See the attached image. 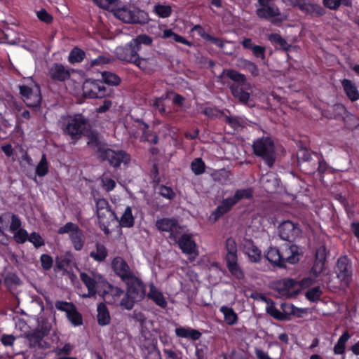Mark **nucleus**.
Listing matches in <instances>:
<instances>
[{
  "label": "nucleus",
  "mask_w": 359,
  "mask_h": 359,
  "mask_svg": "<svg viewBox=\"0 0 359 359\" xmlns=\"http://www.w3.org/2000/svg\"><path fill=\"white\" fill-rule=\"evenodd\" d=\"M152 43L153 38L150 36L146 34H139L125 46L116 47L114 54L118 60L135 65L142 46H150Z\"/></svg>",
  "instance_id": "f257e3e1"
},
{
  "label": "nucleus",
  "mask_w": 359,
  "mask_h": 359,
  "mask_svg": "<svg viewBox=\"0 0 359 359\" xmlns=\"http://www.w3.org/2000/svg\"><path fill=\"white\" fill-rule=\"evenodd\" d=\"M94 142L97 148L96 156L100 162L107 163L115 168H119L121 163L126 165L130 162V156L126 151L109 148L97 139Z\"/></svg>",
  "instance_id": "f03ea898"
},
{
  "label": "nucleus",
  "mask_w": 359,
  "mask_h": 359,
  "mask_svg": "<svg viewBox=\"0 0 359 359\" xmlns=\"http://www.w3.org/2000/svg\"><path fill=\"white\" fill-rule=\"evenodd\" d=\"M127 291L122 298L120 305L126 310H131L135 302L141 301L145 296V285L135 276L126 280Z\"/></svg>",
  "instance_id": "7ed1b4c3"
},
{
  "label": "nucleus",
  "mask_w": 359,
  "mask_h": 359,
  "mask_svg": "<svg viewBox=\"0 0 359 359\" xmlns=\"http://www.w3.org/2000/svg\"><path fill=\"white\" fill-rule=\"evenodd\" d=\"M257 2L259 7L256 10V15L259 18L266 20L276 26H280L286 19L276 0H257Z\"/></svg>",
  "instance_id": "20e7f679"
},
{
  "label": "nucleus",
  "mask_w": 359,
  "mask_h": 359,
  "mask_svg": "<svg viewBox=\"0 0 359 359\" xmlns=\"http://www.w3.org/2000/svg\"><path fill=\"white\" fill-rule=\"evenodd\" d=\"M253 153L263 159L269 167H273L276 161L275 145L270 137L263 136L257 138L252 144Z\"/></svg>",
  "instance_id": "39448f33"
},
{
  "label": "nucleus",
  "mask_w": 359,
  "mask_h": 359,
  "mask_svg": "<svg viewBox=\"0 0 359 359\" xmlns=\"http://www.w3.org/2000/svg\"><path fill=\"white\" fill-rule=\"evenodd\" d=\"M313 283L311 278H303L301 281L290 278H284L278 283L276 290L280 296L290 298L298 295L302 287H309Z\"/></svg>",
  "instance_id": "423d86ee"
},
{
  "label": "nucleus",
  "mask_w": 359,
  "mask_h": 359,
  "mask_svg": "<svg viewBox=\"0 0 359 359\" xmlns=\"http://www.w3.org/2000/svg\"><path fill=\"white\" fill-rule=\"evenodd\" d=\"M159 52L151 50L147 51L142 46L135 65L147 74H152L159 67V60L157 55Z\"/></svg>",
  "instance_id": "0eeeda50"
},
{
  "label": "nucleus",
  "mask_w": 359,
  "mask_h": 359,
  "mask_svg": "<svg viewBox=\"0 0 359 359\" xmlns=\"http://www.w3.org/2000/svg\"><path fill=\"white\" fill-rule=\"evenodd\" d=\"M58 234L69 233V238L74 249L76 251H81L85 244V235L83 231L80 229L78 224L69 222L57 230Z\"/></svg>",
  "instance_id": "6e6552de"
},
{
  "label": "nucleus",
  "mask_w": 359,
  "mask_h": 359,
  "mask_svg": "<svg viewBox=\"0 0 359 359\" xmlns=\"http://www.w3.org/2000/svg\"><path fill=\"white\" fill-rule=\"evenodd\" d=\"M88 121L83 116L76 114L69 120L65 133L69 135L72 140H78L88 132Z\"/></svg>",
  "instance_id": "1a4fd4ad"
},
{
  "label": "nucleus",
  "mask_w": 359,
  "mask_h": 359,
  "mask_svg": "<svg viewBox=\"0 0 359 359\" xmlns=\"http://www.w3.org/2000/svg\"><path fill=\"white\" fill-rule=\"evenodd\" d=\"M111 93L112 90L104 86L101 80H87L83 86V95L86 98H104Z\"/></svg>",
  "instance_id": "9d476101"
},
{
  "label": "nucleus",
  "mask_w": 359,
  "mask_h": 359,
  "mask_svg": "<svg viewBox=\"0 0 359 359\" xmlns=\"http://www.w3.org/2000/svg\"><path fill=\"white\" fill-rule=\"evenodd\" d=\"M20 93L28 107L35 108L40 106L42 97L38 85H36L34 88L26 85L20 86Z\"/></svg>",
  "instance_id": "9b49d317"
},
{
  "label": "nucleus",
  "mask_w": 359,
  "mask_h": 359,
  "mask_svg": "<svg viewBox=\"0 0 359 359\" xmlns=\"http://www.w3.org/2000/svg\"><path fill=\"white\" fill-rule=\"evenodd\" d=\"M55 306L58 311L66 313L67 319L74 326H80L83 324L82 315L72 302L56 301Z\"/></svg>",
  "instance_id": "f8f14e48"
},
{
  "label": "nucleus",
  "mask_w": 359,
  "mask_h": 359,
  "mask_svg": "<svg viewBox=\"0 0 359 359\" xmlns=\"http://www.w3.org/2000/svg\"><path fill=\"white\" fill-rule=\"evenodd\" d=\"M352 264L347 256L340 257L337 262L336 273L337 278L346 286H348L352 280Z\"/></svg>",
  "instance_id": "ddd939ff"
},
{
  "label": "nucleus",
  "mask_w": 359,
  "mask_h": 359,
  "mask_svg": "<svg viewBox=\"0 0 359 359\" xmlns=\"http://www.w3.org/2000/svg\"><path fill=\"white\" fill-rule=\"evenodd\" d=\"M278 233L282 240L292 243L300 235L301 229L297 224L287 220L280 224Z\"/></svg>",
  "instance_id": "4468645a"
},
{
  "label": "nucleus",
  "mask_w": 359,
  "mask_h": 359,
  "mask_svg": "<svg viewBox=\"0 0 359 359\" xmlns=\"http://www.w3.org/2000/svg\"><path fill=\"white\" fill-rule=\"evenodd\" d=\"M327 249L325 245L318 247L315 253V260L310 270V275L317 278L325 270V265L327 259Z\"/></svg>",
  "instance_id": "2eb2a0df"
},
{
  "label": "nucleus",
  "mask_w": 359,
  "mask_h": 359,
  "mask_svg": "<svg viewBox=\"0 0 359 359\" xmlns=\"http://www.w3.org/2000/svg\"><path fill=\"white\" fill-rule=\"evenodd\" d=\"M48 76L54 83H63L70 79L71 71L61 63H53L48 69Z\"/></svg>",
  "instance_id": "dca6fc26"
},
{
  "label": "nucleus",
  "mask_w": 359,
  "mask_h": 359,
  "mask_svg": "<svg viewBox=\"0 0 359 359\" xmlns=\"http://www.w3.org/2000/svg\"><path fill=\"white\" fill-rule=\"evenodd\" d=\"M301 255L302 251L298 245H285L280 250L281 262L285 265L286 263L294 264L299 261Z\"/></svg>",
  "instance_id": "f3484780"
},
{
  "label": "nucleus",
  "mask_w": 359,
  "mask_h": 359,
  "mask_svg": "<svg viewBox=\"0 0 359 359\" xmlns=\"http://www.w3.org/2000/svg\"><path fill=\"white\" fill-rule=\"evenodd\" d=\"M155 226L159 231L170 233V238L177 241V235L175 230L179 226L178 222L175 218L163 217L156 221Z\"/></svg>",
  "instance_id": "a211bd4d"
},
{
  "label": "nucleus",
  "mask_w": 359,
  "mask_h": 359,
  "mask_svg": "<svg viewBox=\"0 0 359 359\" xmlns=\"http://www.w3.org/2000/svg\"><path fill=\"white\" fill-rule=\"evenodd\" d=\"M241 248L243 253L249 258L252 263H259L262 258L261 250L255 244L252 239H244Z\"/></svg>",
  "instance_id": "6ab92c4d"
},
{
  "label": "nucleus",
  "mask_w": 359,
  "mask_h": 359,
  "mask_svg": "<svg viewBox=\"0 0 359 359\" xmlns=\"http://www.w3.org/2000/svg\"><path fill=\"white\" fill-rule=\"evenodd\" d=\"M111 266L114 272L122 280L126 281L135 276L130 271L127 262L120 257H116L111 262Z\"/></svg>",
  "instance_id": "aec40b11"
},
{
  "label": "nucleus",
  "mask_w": 359,
  "mask_h": 359,
  "mask_svg": "<svg viewBox=\"0 0 359 359\" xmlns=\"http://www.w3.org/2000/svg\"><path fill=\"white\" fill-rule=\"evenodd\" d=\"M257 295H259L261 299L268 304L266 308V311L270 316L277 320L286 321L287 318L285 315L282 313L281 311L275 306V303L271 299L267 298L265 296L258 293H252L251 297L253 299H257Z\"/></svg>",
  "instance_id": "412c9836"
},
{
  "label": "nucleus",
  "mask_w": 359,
  "mask_h": 359,
  "mask_svg": "<svg viewBox=\"0 0 359 359\" xmlns=\"http://www.w3.org/2000/svg\"><path fill=\"white\" fill-rule=\"evenodd\" d=\"M48 334V330L46 328H37L34 330L26 333L25 337L29 341V347H41L43 339Z\"/></svg>",
  "instance_id": "4be33fe9"
},
{
  "label": "nucleus",
  "mask_w": 359,
  "mask_h": 359,
  "mask_svg": "<svg viewBox=\"0 0 359 359\" xmlns=\"http://www.w3.org/2000/svg\"><path fill=\"white\" fill-rule=\"evenodd\" d=\"M233 206L234 204H233L229 197L223 199L220 204L210 215V220L212 222H216L222 216L228 213Z\"/></svg>",
  "instance_id": "5701e85b"
},
{
  "label": "nucleus",
  "mask_w": 359,
  "mask_h": 359,
  "mask_svg": "<svg viewBox=\"0 0 359 359\" xmlns=\"http://www.w3.org/2000/svg\"><path fill=\"white\" fill-rule=\"evenodd\" d=\"M176 242H177L179 248L184 254H193L196 250V244L190 234H182Z\"/></svg>",
  "instance_id": "b1692460"
},
{
  "label": "nucleus",
  "mask_w": 359,
  "mask_h": 359,
  "mask_svg": "<svg viewBox=\"0 0 359 359\" xmlns=\"http://www.w3.org/2000/svg\"><path fill=\"white\" fill-rule=\"evenodd\" d=\"M244 49L251 50L252 55L262 60H265L266 48L262 46L253 44L252 40L250 38H245L241 42Z\"/></svg>",
  "instance_id": "393cba45"
},
{
  "label": "nucleus",
  "mask_w": 359,
  "mask_h": 359,
  "mask_svg": "<svg viewBox=\"0 0 359 359\" xmlns=\"http://www.w3.org/2000/svg\"><path fill=\"white\" fill-rule=\"evenodd\" d=\"M247 86L231 85L229 87L233 96L243 104H247L250 97V93L245 89Z\"/></svg>",
  "instance_id": "a878e982"
},
{
  "label": "nucleus",
  "mask_w": 359,
  "mask_h": 359,
  "mask_svg": "<svg viewBox=\"0 0 359 359\" xmlns=\"http://www.w3.org/2000/svg\"><path fill=\"white\" fill-rule=\"evenodd\" d=\"M341 85L345 94L351 102L359 100V90L352 81L344 79L341 81Z\"/></svg>",
  "instance_id": "bb28decb"
},
{
  "label": "nucleus",
  "mask_w": 359,
  "mask_h": 359,
  "mask_svg": "<svg viewBox=\"0 0 359 359\" xmlns=\"http://www.w3.org/2000/svg\"><path fill=\"white\" fill-rule=\"evenodd\" d=\"M269 41L274 46L276 50H281L284 52L290 50L292 45L283 38L280 34L271 33L268 37Z\"/></svg>",
  "instance_id": "cd10ccee"
},
{
  "label": "nucleus",
  "mask_w": 359,
  "mask_h": 359,
  "mask_svg": "<svg viewBox=\"0 0 359 359\" xmlns=\"http://www.w3.org/2000/svg\"><path fill=\"white\" fill-rule=\"evenodd\" d=\"M95 250L90 252L89 257L98 263L103 262L108 256L107 248L100 242L95 243Z\"/></svg>",
  "instance_id": "c85d7f7f"
},
{
  "label": "nucleus",
  "mask_w": 359,
  "mask_h": 359,
  "mask_svg": "<svg viewBox=\"0 0 359 359\" xmlns=\"http://www.w3.org/2000/svg\"><path fill=\"white\" fill-rule=\"evenodd\" d=\"M97 320L100 326H106L110 323L111 317L109 309L104 303L100 302L97 307Z\"/></svg>",
  "instance_id": "c756f323"
},
{
  "label": "nucleus",
  "mask_w": 359,
  "mask_h": 359,
  "mask_svg": "<svg viewBox=\"0 0 359 359\" xmlns=\"http://www.w3.org/2000/svg\"><path fill=\"white\" fill-rule=\"evenodd\" d=\"M226 268L231 275L237 280H243L245 273L238 262V258L225 261Z\"/></svg>",
  "instance_id": "7c9ffc66"
},
{
  "label": "nucleus",
  "mask_w": 359,
  "mask_h": 359,
  "mask_svg": "<svg viewBox=\"0 0 359 359\" xmlns=\"http://www.w3.org/2000/svg\"><path fill=\"white\" fill-rule=\"evenodd\" d=\"M264 256L273 266H278L279 268L286 267V265L281 262L280 250L278 248L270 247Z\"/></svg>",
  "instance_id": "2f4dec72"
},
{
  "label": "nucleus",
  "mask_w": 359,
  "mask_h": 359,
  "mask_svg": "<svg viewBox=\"0 0 359 359\" xmlns=\"http://www.w3.org/2000/svg\"><path fill=\"white\" fill-rule=\"evenodd\" d=\"M299 8L307 14H315L316 16H323L325 10L320 4L304 2L299 5Z\"/></svg>",
  "instance_id": "473e14b6"
},
{
  "label": "nucleus",
  "mask_w": 359,
  "mask_h": 359,
  "mask_svg": "<svg viewBox=\"0 0 359 359\" xmlns=\"http://www.w3.org/2000/svg\"><path fill=\"white\" fill-rule=\"evenodd\" d=\"M175 334L178 337L190 339L193 341H196L201 337V333L198 330L184 327H177Z\"/></svg>",
  "instance_id": "72a5a7b5"
},
{
  "label": "nucleus",
  "mask_w": 359,
  "mask_h": 359,
  "mask_svg": "<svg viewBox=\"0 0 359 359\" xmlns=\"http://www.w3.org/2000/svg\"><path fill=\"white\" fill-rule=\"evenodd\" d=\"M137 121L142 125V128H141L142 132V140L154 144H157L158 142V136L149 130V126L142 120H137Z\"/></svg>",
  "instance_id": "f704fd0d"
},
{
  "label": "nucleus",
  "mask_w": 359,
  "mask_h": 359,
  "mask_svg": "<svg viewBox=\"0 0 359 359\" xmlns=\"http://www.w3.org/2000/svg\"><path fill=\"white\" fill-rule=\"evenodd\" d=\"M224 248L226 252L225 261L238 258L237 244L233 238L229 237L226 240Z\"/></svg>",
  "instance_id": "c9c22d12"
},
{
  "label": "nucleus",
  "mask_w": 359,
  "mask_h": 359,
  "mask_svg": "<svg viewBox=\"0 0 359 359\" xmlns=\"http://www.w3.org/2000/svg\"><path fill=\"white\" fill-rule=\"evenodd\" d=\"M135 11L122 8L118 11V18L126 23H140Z\"/></svg>",
  "instance_id": "e433bc0d"
},
{
  "label": "nucleus",
  "mask_w": 359,
  "mask_h": 359,
  "mask_svg": "<svg viewBox=\"0 0 359 359\" xmlns=\"http://www.w3.org/2000/svg\"><path fill=\"white\" fill-rule=\"evenodd\" d=\"M80 278L88 288V294L86 297H91L95 296L96 294V280L85 272L81 273Z\"/></svg>",
  "instance_id": "4c0bfd02"
},
{
  "label": "nucleus",
  "mask_w": 359,
  "mask_h": 359,
  "mask_svg": "<svg viewBox=\"0 0 359 359\" xmlns=\"http://www.w3.org/2000/svg\"><path fill=\"white\" fill-rule=\"evenodd\" d=\"M237 66L242 69L249 72L253 76H257L259 74V70L257 65L255 62L247 59H238L237 61Z\"/></svg>",
  "instance_id": "58836bf2"
},
{
  "label": "nucleus",
  "mask_w": 359,
  "mask_h": 359,
  "mask_svg": "<svg viewBox=\"0 0 359 359\" xmlns=\"http://www.w3.org/2000/svg\"><path fill=\"white\" fill-rule=\"evenodd\" d=\"M148 297L156 305L165 309L167 306V302L161 292L157 290L154 286H151L148 293Z\"/></svg>",
  "instance_id": "ea45409f"
},
{
  "label": "nucleus",
  "mask_w": 359,
  "mask_h": 359,
  "mask_svg": "<svg viewBox=\"0 0 359 359\" xmlns=\"http://www.w3.org/2000/svg\"><path fill=\"white\" fill-rule=\"evenodd\" d=\"M219 311L223 313L224 321L227 325H233L237 323L238 320V315L232 308L222 306Z\"/></svg>",
  "instance_id": "a19ab883"
},
{
  "label": "nucleus",
  "mask_w": 359,
  "mask_h": 359,
  "mask_svg": "<svg viewBox=\"0 0 359 359\" xmlns=\"http://www.w3.org/2000/svg\"><path fill=\"white\" fill-rule=\"evenodd\" d=\"M351 335L347 330H345L339 338L337 344L334 345L333 351L336 355H342L346 351V344L350 339Z\"/></svg>",
  "instance_id": "79ce46f5"
},
{
  "label": "nucleus",
  "mask_w": 359,
  "mask_h": 359,
  "mask_svg": "<svg viewBox=\"0 0 359 359\" xmlns=\"http://www.w3.org/2000/svg\"><path fill=\"white\" fill-rule=\"evenodd\" d=\"M253 197V191L251 188L237 189L234 195L229 197L234 205L242 199H251Z\"/></svg>",
  "instance_id": "37998d69"
},
{
  "label": "nucleus",
  "mask_w": 359,
  "mask_h": 359,
  "mask_svg": "<svg viewBox=\"0 0 359 359\" xmlns=\"http://www.w3.org/2000/svg\"><path fill=\"white\" fill-rule=\"evenodd\" d=\"M226 76L236 83L233 85H248V86H250V84L247 82L245 75L235 69H227L226 71Z\"/></svg>",
  "instance_id": "c03bdc74"
},
{
  "label": "nucleus",
  "mask_w": 359,
  "mask_h": 359,
  "mask_svg": "<svg viewBox=\"0 0 359 359\" xmlns=\"http://www.w3.org/2000/svg\"><path fill=\"white\" fill-rule=\"evenodd\" d=\"M102 81L104 86L107 84L110 86H117L121 83V78L115 73L104 71L102 72Z\"/></svg>",
  "instance_id": "a18cd8bd"
},
{
  "label": "nucleus",
  "mask_w": 359,
  "mask_h": 359,
  "mask_svg": "<svg viewBox=\"0 0 359 359\" xmlns=\"http://www.w3.org/2000/svg\"><path fill=\"white\" fill-rule=\"evenodd\" d=\"M86 57V53L78 46L74 47L69 53L68 62L73 65L81 62Z\"/></svg>",
  "instance_id": "49530a36"
},
{
  "label": "nucleus",
  "mask_w": 359,
  "mask_h": 359,
  "mask_svg": "<svg viewBox=\"0 0 359 359\" xmlns=\"http://www.w3.org/2000/svg\"><path fill=\"white\" fill-rule=\"evenodd\" d=\"M135 224V217L133 215L132 208L127 206L120 219V225L124 228H131Z\"/></svg>",
  "instance_id": "de8ad7c7"
},
{
  "label": "nucleus",
  "mask_w": 359,
  "mask_h": 359,
  "mask_svg": "<svg viewBox=\"0 0 359 359\" xmlns=\"http://www.w3.org/2000/svg\"><path fill=\"white\" fill-rule=\"evenodd\" d=\"M170 37H172L173 40L176 42L187 45L189 47L193 46V43L191 41H189L181 35L175 33L171 29H165L163 31L162 38L168 39Z\"/></svg>",
  "instance_id": "09e8293b"
},
{
  "label": "nucleus",
  "mask_w": 359,
  "mask_h": 359,
  "mask_svg": "<svg viewBox=\"0 0 359 359\" xmlns=\"http://www.w3.org/2000/svg\"><path fill=\"white\" fill-rule=\"evenodd\" d=\"M224 121L228 124L234 131H238L240 128H243V121L241 118L238 116H230L224 114L223 115Z\"/></svg>",
  "instance_id": "8fccbe9b"
},
{
  "label": "nucleus",
  "mask_w": 359,
  "mask_h": 359,
  "mask_svg": "<svg viewBox=\"0 0 359 359\" xmlns=\"http://www.w3.org/2000/svg\"><path fill=\"white\" fill-rule=\"evenodd\" d=\"M323 294V291L319 286L309 288L305 294L306 298L311 302H318Z\"/></svg>",
  "instance_id": "3c124183"
},
{
  "label": "nucleus",
  "mask_w": 359,
  "mask_h": 359,
  "mask_svg": "<svg viewBox=\"0 0 359 359\" xmlns=\"http://www.w3.org/2000/svg\"><path fill=\"white\" fill-rule=\"evenodd\" d=\"M123 293L124 291L121 288L107 283L103 292V297L107 299L108 295L112 297H120Z\"/></svg>",
  "instance_id": "603ef678"
},
{
  "label": "nucleus",
  "mask_w": 359,
  "mask_h": 359,
  "mask_svg": "<svg viewBox=\"0 0 359 359\" xmlns=\"http://www.w3.org/2000/svg\"><path fill=\"white\" fill-rule=\"evenodd\" d=\"M191 169L196 175H200L205 171V164L201 158H196L191 163Z\"/></svg>",
  "instance_id": "864d4df0"
},
{
  "label": "nucleus",
  "mask_w": 359,
  "mask_h": 359,
  "mask_svg": "<svg viewBox=\"0 0 359 359\" xmlns=\"http://www.w3.org/2000/svg\"><path fill=\"white\" fill-rule=\"evenodd\" d=\"M48 172V165L46 156L43 154L36 168V174L39 177H43Z\"/></svg>",
  "instance_id": "5fc2aeb1"
},
{
  "label": "nucleus",
  "mask_w": 359,
  "mask_h": 359,
  "mask_svg": "<svg viewBox=\"0 0 359 359\" xmlns=\"http://www.w3.org/2000/svg\"><path fill=\"white\" fill-rule=\"evenodd\" d=\"M281 313L286 316V321L290 320V316L296 314V310L298 309L292 304L283 302L280 304Z\"/></svg>",
  "instance_id": "6e6d98bb"
},
{
  "label": "nucleus",
  "mask_w": 359,
  "mask_h": 359,
  "mask_svg": "<svg viewBox=\"0 0 359 359\" xmlns=\"http://www.w3.org/2000/svg\"><path fill=\"white\" fill-rule=\"evenodd\" d=\"M156 13L162 18H166L172 14V8L170 6L158 4L155 6Z\"/></svg>",
  "instance_id": "4d7b16f0"
},
{
  "label": "nucleus",
  "mask_w": 359,
  "mask_h": 359,
  "mask_svg": "<svg viewBox=\"0 0 359 359\" xmlns=\"http://www.w3.org/2000/svg\"><path fill=\"white\" fill-rule=\"evenodd\" d=\"M167 98L166 96H161L159 97H156L153 100L152 106L155 108V109L158 110L159 114L162 116H165L166 115L165 107L164 105V100Z\"/></svg>",
  "instance_id": "13d9d810"
},
{
  "label": "nucleus",
  "mask_w": 359,
  "mask_h": 359,
  "mask_svg": "<svg viewBox=\"0 0 359 359\" xmlns=\"http://www.w3.org/2000/svg\"><path fill=\"white\" fill-rule=\"evenodd\" d=\"M29 234L26 229H20L13 235V239L18 244H23L28 241Z\"/></svg>",
  "instance_id": "bf43d9fd"
},
{
  "label": "nucleus",
  "mask_w": 359,
  "mask_h": 359,
  "mask_svg": "<svg viewBox=\"0 0 359 359\" xmlns=\"http://www.w3.org/2000/svg\"><path fill=\"white\" fill-rule=\"evenodd\" d=\"M202 114L210 118H217L219 116V114L222 116L224 115V112L223 111L211 107H205L202 110Z\"/></svg>",
  "instance_id": "052dcab7"
},
{
  "label": "nucleus",
  "mask_w": 359,
  "mask_h": 359,
  "mask_svg": "<svg viewBox=\"0 0 359 359\" xmlns=\"http://www.w3.org/2000/svg\"><path fill=\"white\" fill-rule=\"evenodd\" d=\"M28 241L32 243L36 248L44 245L45 242L41 235L37 232H32L29 235Z\"/></svg>",
  "instance_id": "680f3d73"
},
{
  "label": "nucleus",
  "mask_w": 359,
  "mask_h": 359,
  "mask_svg": "<svg viewBox=\"0 0 359 359\" xmlns=\"http://www.w3.org/2000/svg\"><path fill=\"white\" fill-rule=\"evenodd\" d=\"M158 189L159 194L166 199L172 200L175 197V193L170 187L161 184Z\"/></svg>",
  "instance_id": "e2e57ef3"
},
{
  "label": "nucleus",
  "mask_w": 359,
  "mask_h": 359,
  "mask_svg": "<svg viewBox=\"0 0 359 359\" xmlns=\"http://www.w3.org/2000/svg\"><path fill=\"white\" fill-rule=\"evenodd\" d=\"M147 349V353L144 359H162L161 352L155 345L148 347Z\"/></svg>",
  "instance_id": "0e129e2a"
},
{
  "label": "nucleus",
  "mask_w": 359,
  "mask_h": 359,
  "mask_svg": "<svg viewBox=\"0 0 359 359\" xmlns=\"http://www.w3.org/2000/svg\"><path fill=\"white\" fill-rule=\"evenodd\" d=\"M41 267L46 270H50L53 266V260L50 255L48 254H42L40 257Z\"/></svg>",
  "instance_id": "69168bd1"
},
{
  "label": "nucleus",
  "mask_w": 359,
  "mask_h": 359,
  "mask_svg": "<svg viewBox=\"0 0 359 359\" xmlns=\"http://www.w3.org/2000/svg\"><path fill=\"white\" fill-rule=\"evenodd\" d=\"M37 18L43 22L50 24L53 21V16L42 8L36 13Z\"/></svg>",
  "instance_id": "338daca9"
},
{
  "label": "nucleus",
  "mask_w": 359,
  "mask_h": 359,
  "mask_svg": "<svg viewBox=\"0 0 359 359\" xmlns=\"http://www.w3.org/2000/svg\"><path fill=\"white\" fill-rule=\"evenodd\" d=\"M192 31L196 32L203 40L208 41L210 36V34L205 32V29L201 25H196L191 29Z\"/></svg>",
  "instance_id": "774afa93"
}]
</instances>
